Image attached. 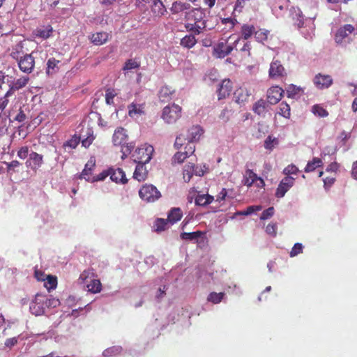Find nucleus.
<instances>
[{
	"label": "nucleus",
	"instance_id": "6",
	"mask_svg": "<svg viewBox=\"0 0 357 357\" xmlns=\"http://www.w3.org/2000/svg\"><path fill=\"white\" fill-rule=\"evenodd\" d=\"M140 198L147 202H154L158 200L161 194L160 191L153 185H144L139 191Z\"/></svg>",
	"mask_w": 357,
	"mask_h": 357
},
{
	"label": "nucleus",
	"instance_id": "31",
	"mask_svg": "<svg viewBox=\"0 0 357 357\" xmlns=\"http://www.w3.org/2000/svg\"><path fill=\"white\" fill-rule=\"evenodd\" d=\"M255 29H256L254 25L244 24L241 26V37L244 40L249 39L253 34L255 35Z\"/></svg>",
	"mask_w": 357,
	"mask_h": 357
},
{
	"label": "nucleus",
	"instance_id": "7",
	"mask_svg": "<svg viewBox=\"0 0 357 357\" xmlns=\"http://www.w3.org/2000/svg\"><path fill=\"white\" fill-rule=\"evenodd\" d=\"M47 296L37 294L34 300L31 303L29 309L31 314L35 316H40L45 314Z\"/></svg>",
	"mask_w": 357,
	"mask_h": 357
},
{
	"label": "nucleus",
	"instance_id": "61",
	"mask_svg": "<svg viewBox=\"0 0 357 357\" xmlns=\"http://www.w3.org/2000/svg\"><path fill=\"white\" fill-rule=\"evenodd\" d=\"M273 142L278 143V140L276 138H272L271 135L268 136V137L264 141V147L266 149L272 150L273 148Z\"/></svg>",
	"mask_w": 357,
	"mask_h": 357
},
{
	"label": "nucleus",
	"instance_id": "40",
	"mask_svg": "<svg viewBox=\"0 0 357 357\" xmlns=\"http://www.w3.org/2000/svg\"><path fill=\"white\" fill-rule=\"evenodd\" d=\"M95 276L94 270L93 268H88L80 274L79 280L82 281V282H85L87 280H91Z\"/></svg>",
	"mask_w": 357,
	"mask_h": 357
},
{
	"label": "nucleus",
	"instance_id": "55",
	"mask_svg": "<svg viewBox=\"0 0 357 357\" xmlns=\"http://www.w3.org/2000/svg\"><path fill=\"white\" fill-rule=\"evenodd\" d=\"M87 137L86 138H84L82 141V145L87 148L89 147L93 142V141L95 139V137L92 133H91V130H88L87 131Z\"/></svg>",
	"mask_w": 357,
	"mask_h": 357
},
{
	"label": "nucleus",
	"instance_id": "17",
	"mask_svg": "<svg viewBox=\"0 0 357 357\" xmlns=\"http://www.w3.org/2000/svg\"><path fill=\"white\" fill-rule=\"evenodd\" d=\"M232 83L230 79H225L222 80L217 91L218 99H224L229 96L232 91Z\"/></svg>",
	"mask_w": 357,
	"mask_h": 357
},
{
	"label": "nucleus",
	"instance_id": "63",
	"mask_svg": "<svg viewBox=\"0 0 357 357\" xmlns=\"http://www.w3.org/2000/svg\"><path fill=\"white\" fill-rule=\"evenodd\" d=\"M245 5V0H236L233 13L234 14H236V13H240L242 11Z\"/></svg>",
	"mask_w": 357,
	"mask_h": 357
},
{
	"label": "nucleus",
	"instance_id": "27",
	"mask_svg": "<svg viewBox=\"0 0 357 357\" xmlns=\"http://www.w3.org/2000/svg\"><path fill=\"white\" fill-rule=\"evenodd\" d=\"M53 32V29L51 25H47L45 27L37 28L34 31V35L36 37L40 38L42 39H47L50 38Z\"/></svg>",
	"mask_w": 357,
	"mask_h": 357
},
{
	"label": "nucleus",
	"instance_id": "34",
	"mask_svg": "<svg viewBox=\"0 0 357 357\" xmlns=\"http://www.w3.org/2000/svg\"><path fill=\"white\" fill-rule=\"evenodd\" d=\"M277 114L286 119H289L291 116V109L289 105L286 102H282L278 107Z\"/></svg>",
	"mask_w": 357,
	"mask_h": 357
},
{
	"label": "nucleus",
	"instance_id": "5",
	"mask_svg": "<svg viewBox=\"0 0 357 357\" xmlns=\"http://www.w3.org/2000/svg\"><path fill=\"white\" fill-rule=\"evenodd\" d=\"M153 151L154 149L151 145L145 144L139 147L132 154L133 160L135 162L147 163L151 160Z\"/></svg>",
	"mask_w": 357,
	"mask_h": 357
},
{
	"label": "nucleus",
	"instance_id": "28",
	"mask_svg": "<svg viewBox=\"0 0 357 357\" xmlns=\"http://www.w3.org/2000/svg\"><path fill=\"white\" fill-rule=\"evenodd\" d=\"M268 104L264 99H259L254 105L252 107L253 112L259 116H264L266 112Z\"/></svg>",
	"mask_w": 357,
	"mask_h": 357
},
{
	"label": "nucleus",
	"instance_id": "29",
	"mask_svg": "<svg viewBox=\"0 0 357 357\" xmlns=\"http://www.w3.org/2000/svg\"><path fill=\"white\" fill-rule=\"evenodd\" d=\"M183 217V213L180 208H173L168 213L167 220L172 224L179 221Z\"/></svg>",
	"mask_w": 357,
	"mask_h": 357
},
{
	"label": "nucleus",
	"instance_id": "45",
	"mask_svg": "<svg viewBox=\"0 0 357 357\" xmlns=\"http://www.w3.org/2000/svg\"><path fill=\"white\" fill-rule=\"evenodd\" d=\"M117 95L114 89L108 88L105 91V102L107 105L114 104V98Z\"/></svg>",
	"mask_w": 357,
	"mask_h": 357
},
{
	"label": "nucleus",
	"instance_id": "15",
	"mask_svg": "<svg viewBox=\"0 0 357 357\" xmlns=\"http://www.w3.org/2000/svg\"><path fill=\"white\" fill-rule=\"evenodd\" d=\"M314 84L319 89L329 88L333 83L331 75L318 73L313 79Z\"/></svg>",
	"mask_w": 357,
	"mask_h": 357
},
{
	"label": "nucleus",
	"instance_id": "44",
	"mask_svg": "<svg viewBox=\"0 0 357 357\" xmlns=\"http://www.w3.org/2000/svg\"><path fill=\"white\" fill-rule=\"evenodd\" d=\"M301 91V88L294 84L289 85L286 89L287 97L291 98H294L296 95H298Z\"/></svg>",
	"mask_w": 357,
	"mask_h": 357
},
{
	"label": "nucleus",
	"instance_id": "24",
	"mask_svg": "<svg viewBox=\"0 0 357 357\" xmlns=\"http://www.w3.org/2000/svg\"><path fill=\"white\" fill-rule=\"evenodd\" d=\"M137 165L136 166L135 170L133 174V178L138 181H144L148 174V171L146 170V167H144V165L146 163L142 162H137Z\"/></svg>",
	"mask_w": 357,
	"mask_h": 357
},
{
	"label": "nucleus",
	"instance_id": "54",
	"mask_svg": "<svg viewBox=\"0 0 357 357\" xmlns=\"http://www.w3.org/2000/svg\"><path fill=\"white\" fill-rule=\"evenodd\" d=\"M303 245L299 243H296L294 244V247L292 248L291 250L290 251L289 255L291 257H294L298 254L303 252Z\"/></svg>",
	"mask_w": 357,
	"mask_h": 357
},
{
	"label": "nucleus",
	"instance_id": "50",
	"mask_svg": "<svg viewBox=\"0 0 357 357\" xmlns=\"http://www.w3.org/2000/svg\"><path fill=\"white\" fill-rule=\"evenodd\" d=\"M79 142L80 137L75 135L64 144V146H69L71 149H75L79 144Z\"/></svg>",
	"mask_w": 357,
	"mask_h": 357
},
{
	"label": "nucleus",
	"instance_id": "52",
	"mask_svg": "<svg viewBox=\"0 0 357 357\" xmlns=\"http://www.w3.org/2000/svg\"><path fill=\"white\" fill-rule=\"evenodd\" d=\"M278 225L276 223H269L266 227V232L272 237L277 235Z\"/></svg>",
	"mask_w": 357,
	"mask_h": 357
},
{
	"label": "nucleus",
	"instance_id": "46",
	"mask_svg": "<svg viewBox=\"0 0 357 357\" xmlns=\"http://www.w3.org/2000/svg\"><path fill=\"white\" fill-rule=\"evenodd\" d=\"M261 209V206H248L246 208V210H245V211H237L236 213V215H248L255 211H260Z\"/></svg>",
	"mask_w": 357,
	"mask_h": 357
},
{
	"label": "nucleus",
	"instance_id": "42",
	"mask_svg": "<svg viewBox=\"0 0 357 357\" xmlns=\"http://www.w3.org/2000/svg\"><path fill=\"white\" fill-rule=\"evenodd\" d=\"M60 61L56 60L55 58H50L47 62V73L48 75L52 74L56 72V68H57L58 63Z\"/></svg>",
	"mask_w": 357,
	"mask_h": 357
},
{
	"label": "nucleus",
	"instance_id": "59",
	"mask_svg": "<svg viewBox=\"0 0 357 357\" xmlns=\"http://www.w3.org/2000/svg\"><path fill=\"white\" fill-rule=\"evenodd\" d=\"M60 304V301L59 299L55 298H48L47 297V301L45 302L46 308H54L59 306Z\"/></svg>",
	"mask_w": 357,
	"mask_h": 357
},
{
	"label": "nucleus",
	"instance_id": "49",
	"mask_svg": "<svg viewBox=\"0 0 357 357\" xmlns=\"http://www.w3.org/2000/svg\"><path fill=\"white\" fill-rule=\"evenodd\" d=\"M140 64L139 62L135 61V59H128L126 63L123 68V70H129L132 69H135L139 68Z\"/></svg>",
	"mask_w": 357,
	"mask_h": 357
},
{
	"label": "nucleus",
	"instance_id": "35",
	"mask_svg": "<svg viewBox=\"0 0 357 357\" xmlns=\"http://www.w3.org/2000/svg\"><path fill=\"white\" fill-rule=\"evenodd\" d=\"M257 178V174L251 169H248L244 176V185L250 188L255 183V181H256Z\"/></svg>",
	"mask_w": 357,
	"mask_h": 357
},
{
	"label": "nucleus",
	"instance_id": "1",
	"mask_svg": "<svg viewBox=\"0 0 357 357\" xmlns=\"http://www.w3.org/2000/svg\"><path fill=\"white\" fill-rule=\"evenodd\" d=\"M204 17L205 13L199 8H195L186 13V22L184 25L185 29L195 34H200L206 26Z\"/></svg>",
	"mask_w": 357,
	"mask_h": 357
},
{
	"label": "nucleus",
	"instance_id": "37",
	"mask_svg": "<svg viewBox=\"0 0 357 357\" xmlns=\"http://www.w3.org/2000/svg\"><path fill=\"white\" fill-rule=\"evenodd\" d=\"M269 31L266 29H260L259 30L255 29V38L259 43H264L268 40Z\"/></svg>",
	"mask_w": 357,
	"mask_h": 357
},
{
	"label": "nucleus",
	"instance_id": "33",
	"mask_svg": "<svg viewBox=\"0 0 357 357\" xmlns=\"http://www.w3.org/2000/svg\"><path fill=\"white\" fill-rule=\"evenodd\" d=\"M214 197L209 195H199L195 198V204L198 206H204L211 204Z\"/></svg>",
	"mask_w": 357,
	"mask_h": 357
},
{
	"label": "nucleus",
	"instance_id": "43",
	"mask_svg": "<svg viewBox=\"0 0 357 357\" xmlns=\"http://www.w3.org/2000/svg\"><path fill=\"white\" fill-rule=\"evenodd\" d=\"M202 232L199 231H194V232H183L181 234V238L183 240H189L192 241L197 239L200 237Z\"/></svg>",
	"mask_w": 357,
	"mask_h": 357
},
{
	"label": "nucleus",
	"instance_id": "21",
	"mask_svg": "<svg viewBox=\"0 0 357 357\" xmlns=\"http://www.w3.org/2000/svg\"><path fill=\"white\" fill-rule=\"evenodd\" d=\"M96 166V161L93 159H90L85 165L84 169L82 170L81 174L79 176V178H84L86 181L91 182L93 174V171Z\"/></svg>",
	"mask_w": 357,
	"mask_h": 357
},
{
	"label": "nucleus",
	"instance_id": "36",
	"mask_svg": "<svg viewBox=\"0 0 357 357\" xmlns=\"http://www.w3.org/2000/svg\"><path fill=\"white\" fill-rule=\"evenodd\" d=\"M86 287L88 291L93 294L99 293L102 290V284L100 280L95 279V278L90 281Z\"/></svg>",
	"mask_w": 357,
	"mask_h": 357
},
{
	"label": "nucleus",
	"instance_id": "2",
	"mask_svg": "<svg viewBox=\"0 0 357 357\" xmlns=\"http://www.w3.org/2000/svg\"><path fill=\"white\" fill-rule=\"evenodd\" d=\"M127 137L126 130L122 127L117 128L115 130L112 137L113 143L115 146H122L121 152L123 153V158L127 157L135 147V144L132 143L126 144V145H125Z\"/></svg>",
	"mask_w": 357,
	"mask_h": 357
},
{
	"label": "nucleus",
	"instance_id": "20",
	"mask_svg": "<svg viewBox=\"0 0 357 357\" xmlns=\"http://www.w3.org/2000/svg\"><path fill=\"white\" fill-rule=\"evenodd\" d=\"M204 134V130L200 126H193L188 131V140L189 143L197 142Z\"/></svg>",
	"mask_w": 357,
	"mask_h": 357
},
{
	"label": "nucleus",
	"instance_id": "11",
	"mask_svg": "<svg viewBox=\"0 0 357 357\" xmlns=\"http://www.w3.org/2000/svg\"><path fill=\"white\" fill-rule=\"evenodd\" d=\"M295 178L291 176H285L280 182L275 192V197H283L286 192L294 185Z\"/></svg>",
	"mask_w": 357,
	"mask_h": 357
},
{
	"label": "nucleus",
	"instance_id": "14",
	"mask_svg": "<svg viewBox=\"0 0 357 357\" xmlns=\"http://www.w3.org/2000/svg\"><path fill=\"white\" fill-rule=\"evenodd\" d=\"M43 164V156L34 151L29 153V157L25 162L26 167L30 168L34 172H36Z\"/></svg>",
	"mask_w": 357,
	"mask_h": 357
},
{
	"label": "nucleus",
	"instance_id": "64",
	"mask_svg": "<svg viewBox=\"0 0 357 357\" xmlns=\"http://www.w3.org/2000/svg\"><path fill=\"white\" fill-rule=\"evenodd\" d=\"M4 163L7 166L8 172H10V170L15 172V168H17L21 165V163L17 160H13L10 162H5Z\"/></svg>",
	"mask_w": 357,
	"mask_h": 357
},
{
	"label": "nucleus",
	"instance_id": "12",
	"mask_svg": "<svg viewBox=\"0 0 357 357\" xmlns=\"http://www.w3.org/2000/svg\"><path fill=\"white\" fill-rule=\"evenodd\" d=\"M29 81V77L27 76H22L17 79L12 84H7L8 89H6L5 93L6 96H12L16 91H18L26 86Z\"/></svg>",
	"mask_w": 357,
	"mask_h": 357
},
{
	"label": "nucleus",
	"instance_id": "26",
	"mask_svg": "<svg viewBox=\"0 0 357 357\" xmlns=\"http://www.w3.org/2000/svg\"><path fill=\"white\" fill-rule=\"evenodd\" d=\"M109 34L106 32H98L91 35L90 39L96 45H101L108 40Z\"/></svg>",
	"mask_w": 357,
	"mask_h": 357
},
{
	"label": "nucleus",
	"instance_id": "10",
	"mask_svg": "<svg viewBox=\"0 0 357 357\" xmlns=\"http://www.w3.org/2000/svg\"><path fill=\"white\" fill-rule=\"evenodd\" d=\"M355 27L350 24H347L340 27L335 35V43L342 45L349 36L355 32Z\"/></svg>",
	"mask_w": 357,
	"mask_h": 357
},
{
	"label": "nucleus",
	"instance_id": "8",
	"mask_svg": "<svg viewBox=\"0 0 357 357\" xmlns=\"http://www.w3.org/2000/svg\"><path fill=\"white\" fill-rule=\"evenodd\" d=\"M205 171L202 167L196 166L195 164L189 162L185 165L183 167V177L185 182L188 183L193 175L202 176Z\"/></svg>",
	"mask_w": 357,
	"mask_h": 357
},
{
	"label": "nucleus",
	"instance_id": "16",
	"mask_svg": "<svg viewBox=\"0 0 357 357\" xmlns=\"http://www.w3.org/2000/svg\"><path fill=\"white\" fill-rule=\"evenodd\" d=\"M284 90L278 86L271 87L267 91V100L271 105L278 103L282 98Z\"/></svg>",
	"mask_w": 357,
	"mask_h": 357
},
{
	"label": "nucleus",
	"instance_id": "51",
	"mask_svg": "<svg viewBox=\"0 0 357 357\" xmlns=\"http://www.w3.org/2000/svg\"><path fill=\"white\" fill-rule=\"evenodd\" d=\"M298 172V168L296 165L291 164L284 169L283 174L287 175V176H290L289 175L291 174H297Z\"/></svg>",
	"mask_w": 357,
	"mask_h": 357
},
{
	"label": "nucleus",
	"instance_id": "30",
	"mask_svg": "<svg viewBox=\"0 0 357 357\" xmlns=\"http://www.w3.org/2000/svg\"><path fill=\"white\" fill-rule=\"evenodd\" d=\"M151 10L155 16H162L166 12V8L160 0H153Z\"/></svg>",
	"mask_w": 357,
	"mask_h": 357
},
{
	"label": "nucleus",
	"instance_id": "48",
	"mask_svg": "<svg viewBox=\"0 0 357 357\" xmlns=\"http://www.w3.org/2000/svg\"><path fill=\"white\" fill-rule=\"evenodd\" d=\"M188 7H189V4L182 3V2L176 1L172 4V10L174 13H179L184 10L188 9Z\"/></svg>",
	"mask_w": 357,
	"mask_h": 357
},
{
	"label": "nucleus",
	"instance_id": "3",
	"mask_svg": "<svg viewBox=\"0 0 357 357\" xmlns=\"http://www.w3.org/2000/svg\"><path fill=\"white\" fill-rule=\"evenodd\" d=\"M182 116V107L172 103L165 106L161 114L162 119L167 124L175 123Z\"/></svg>",
	"mask_w": 357,
	"mask_h": 357
},
{
	"label": "nucleus",
	"instance_id": "41",
	"mask_svg": "<svg viewBox=\"0 0 357 357\" xmlns=\"http://www.w3.org/2000/svg\"><path fill=\"white\" fill-rule=\"evenodd\" d=\"M225 294L224 292L216 293L211 292L208 296L207 300L209 302H211L214 304H218L222 301L225 296Z\"/></svg>",
	"mask_w": 357,
	"mask_h": 357
},
{
	"label": "nucleus",
	"instance_id": "32",
	"mask_svg": "<svg viewBox=\"0 0 357 357\" xmlns=\"http://www.w3.org/2000/svg\"><path fill=\"white\" fill-rule=\"evenodd\" d=\"M323 165V161L319 158H313V159L307 162L304 171L305 172H312L314 171L317 167H320Z\"/></svg>",
	"mask_w": 357,
	"mask_h": 357
},
{
	"label": "nucleus",
	"instance_id": "62",
	"mask_svg": "<svg viewBox=\"0 0 357 357\" xmlns=\"http://www.w3.org/2000/svg\"><path fill=\"white\" fill-rule=\"evenodd\" d=\"M5 75L2 71H0V96L7 89V84L5 82Z\"/></svg>",
	"mask_w": 357,
	"mask_h": 357
},
{
	"label": "nucleus",
	"instance_id": "39",
	"mask_svg": "<svg viewBox=\"0 0 357 357\" xmlns=\"http://www.w3.org/2000/svg\"><path fill=\"white\" fill-rule=\"evenodd\" d=\"M169 222L168 220L162 219V218H158L155 222L153 227L155 229V231H165L168 227V223Z\"/></svg>",
	"mask_w": 357,
	"mask_h": 357
},
{
	"label": "nucleus",
	"instance_id": "13",
	"mask_svg": "<svg viewBox=\"0 0 357 357\" xmlns=\"http://www.w3.org/2000/svg\"><path fill=\"white\" fill-rule=\"evenodd\" d=\"M268 74L271 79H277L284 77L286 75V72L280 61L273 60L270 65Z\"/></svg>",
	"mask_w": 357,
	"mask_h": 357
},
{
	"label": "nucleus",
	"instance_id": "60",
	"mask_svg": "<svg viewBox=\"0 0 357 357\" xmlns=\"http://www.w3.org/2000/svg\"><path fill=\"white\" fill-rule=\"evenodd\" d=\"M275 209L273 206L264 210L260 217L261 220H266L271 218L274 215Z\"/></svg>",
	"mask_w": 357,
	"mask_h": 357
},
{
	"label": "nucleus",
	"instance_id": "47",
	"mask_svg": "<svg viewBox=\"0 0 357 357\" xmlns=\"http://www.w3.org/2000/svg\"><path fill=\"white\" fill-rule=\"evenodd\" d=\"M312 112L319 117H326L328 115V112L326 111V109L319 105L313 106Z\"/></svg>",
	"mask_w": 357,
	"mask_h": 357
},
{
	"label": "nucleus",
	"instance_id": "25",
	"mask_svg": "<svg viewBox=\"0 0 357 357\" xmlns=\"http://www.w3.org/2000/svg\"><path fill=\"white\" fill-rule=\"evenodd\" d=\"M194 33L185 36L181 39L180 45L181 47L187 49L192 48L197 43Z\"/></svg>",
	"mask_w": 357,
	"mask_h": 357
},
{
	"label": "nucleus",
	"instance_id": "38",
	"mask_svg": "<svg viewBox=\"0 0 357 357\" xmlns=\"http://www.w3.org/2000/svg\"><path fill=\"white\" fill-rule=\"evenodd\" d=\"M44 285L49 291L56 289L57 286V278L52 275H47Z\"/></svg>",
	"mask_w": 357,
	"mask_h": 357
},
{
	"label": "nucleus",
	"instance_id": "53",
	"mask_svg": "<svg viewBox=\"0 0 357 357\" xmlns=\"http://www.w3.org/2000/svg\"><path fill=\"white\" fill-rule=\"evenodd\" d=\"M108 176H110V168L108 170L103 171L97 176H93L91 179V183L103 181Z\"/></svg>",
	"mask_w": 357,
	"mask_h": 357
},
{
	"label": "nucleus",
	"instance_id": "22",
	"mask_svg": "<svg viewBox=\"0 0 357 357\" xmlns=\"http://www.w3.org/2000/svg\"><path fill=\"white\" fill-rule=\"evenodd\" d=\"M175 91L168 86H162L158 92V97L161 102H167L172 99Z\"/></svg>",
	"mask_w": 357,
	"mask_h": 357
},
{
	"label": "nucleus",
	"instance_id": "4",
	"mask_svg": "<svg viewBox=\"0 0 357 357\" xmlns=\"http://www.w3.org/2000/svg\"><path fill=\"white\" fill-rule=\"evenodd\" d=\"M240 40L241 38H238L234 40L233 44H229L228 40L222 39L219 40L213 47V56L219 59L225 58L231 52L234 47H236Z\"/></svg>",
	"mask_w": 357,
	"mask_h": 357
},
{
	"label": "nucleus",
	"instance_id": "9",
	"mask_svg": "<svg viewBox=\"0 0 357 357\" xmlns=\"http://www.w3.org/2000/svg\"><path fill=\"white\" fill-rule=\"evenodd\" d=\"M19 68L24 73L30 74L35 66V58L33 53L25 54L17 62Z\"/></svg>",
	"mask_w": 357,
	"mask_h": 357
},
{
	"label": "nucleus",
	"instance_id": "57",
	"mask_svg": "<svg viewBox=\"0 0 357 357\" xmlns=\"http://www.w3.org/2000/svg\"><path fill=\"white\" fill-rule=\"evenodd\" d=\"M22 51V47H16L15 48H13L12 50V52L10 53V56L15 59L17 62L22 58L23 56L21 55Z\"/></svg>",
	"mask_w": 357,
	"mask_h": 357
},
{
	"label": "nucleus",
	"instance_id": "23",
	"mask_svg": "<svg viewBox=\"0 0 357 357\" xmlns=\"http://www.w3.org/2000/svg\"><path fill=\"white\" fill-rule=\"evenodd\" d=\"M250 96V91L245 87H239L234 93L235 100L238 103H243L246 102Z\"/></svg>",
	"mask_w": 357,
	"mask_h": 357
},
{
	"label": "nucleus",
	"instance_id": "19",
	"mask_svg": "<svg viewBox=\"0 0 357 357\" xmlns=\"http://www.w3.org/2000/svg\"><path fill=\"white\" fill-rule=\"evenodd\" d=\"M128 115L131 118H137L145 114V103L132 102L128 106Z\"/></svg>",
	"mask_w": 357,
	"mask_h": 357
},
{
	"label": "nucleus",
	"instance_id": "56",
	"mask_svg": "<svg viewBox=\"0 0 357 357\" xmlns=\"http://www.w3.org/2000/svg\"><path fill=\"white\" fill-rule=\"evenodd\" d=\"M188 156L186 153L184 152H177L173 156V161L177 163H182Z\"/></svg>",
	"mask_w": 357,
	"mask_h": 357
},
{
	"label": "nucleus",
	"instance_id": "58",
	"mask_svg": "<svg viewBox=\"0 0 357 357\" xmlns=\"http://www.w3.org/2000/svg\"><path fill=\"white\" fill-rule=\"evenodd\" d=\"M29 149L27 146H22L17 151V156L20 159L24 160V159L26 158L28 155L29 156Z\"/></svg>",
	"mask_w": 357,
	"mask_h": 357
},
{
	"label": "nucleus",
	"instance_id": "18",
	"mask_svg": "<svg viewBox=\"0 0 357 357\" xmlns=\"http://www.w3.org/2000/svg\"><path fill=\"white\" fill-rule=\"evenodd\" d=\"M110 179L116 183H128L126 174L121 168H110Z\"/></svg>",
	"mask_w": 357,
	"mask_h": 357
}]
</instances>
